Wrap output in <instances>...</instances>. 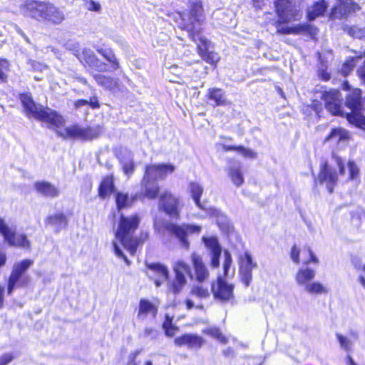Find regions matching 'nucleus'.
Segmentation results:
<instances>
[{"mask_svg":"<svg viewBox=\"0 0 365 365\" xmlns=\"http://www.w3.org/2000/svg\"><path fill=\"white\" fill-rule=\"evenodd\" d=\"M180 21L178 27L185 30L189 38L194 42L198 38L202 45L197 46V51L202 58L207 63L212 64L218 60L217 53L207 51V40L200 36L202 31V25L204 22L203 8L200 1L191 4L189 12L178 13Z\"/></svg>","mask_w":365,"mask_h":365,"instance_id":"1","label":"nucleus"},{"mask_svg":"<svg viewBox=\"0 0 365 365\" xmlns=\"http://www.w3.org/2000/svg\"><path fill=\"white\" fill-rule=\"evenodd\" d=\"M21 11L26 16L51 25H59L66 19L63 10L50 2L26 0Z\"/></svg>","mask_w":365,"mask_h":365,"instance_id":"2","label":"nucleus"},{"mask_svg":"<svg viewBox=\"0 0 365 365\" xmlns=\"http://www.w3.org/2000/svg\"><path fill=\"white\" fill-rule=\"evenodd\" d=\"M20 101L27 116L33 117L56 127L62 124L63 118L61 115L49 108H43L41 105L36 103L31 93L21 94Z\"/></svg>","mask_w":365,"mask_h":365,"instance_id":"3","label":"nucleus"},{"mask_svg":"<svg viewBox=\"0 0 365 365\" xmlns=\"http://www.w3.org/2000/svg\"><path fill=\"white\" fill-rule=\"evenodd\" d=\"M139 222L140 218L137 215L125 217L121 215L115 232V238L131 255H135L138 247V241L133 235L138 228Z\"/></svg>","mask_w":365,"mask_h":365,"instance_id":"4","label":"nucleus"},{"mask_svg":"<svg viewBox=\"0 0 365 365\" xmlns=\"http://www.w3.org/2000/svg\"><path fill=\"white\" fill-rule=\"evenodd\" d=\"M34 264V260L26 259L14 264L8 279L7 294H11L16 288H22L31 282V277L26 272Z\"/></svg>","mask_w":365,"mask_h":365,"instance_id":"5","label":"nucleus"},{"mask_svg":"<svg viewBox=\"0 0 365 365\" xmlns=\"http://www.w3.org/2000/svg\"><path fill=\"white\" fill-rule=\"evenodd\" d=\"M99 127H81L78 125L68 126L63 130H57L58 135L64 139L90 140L99 136Z\"/></svg>","mask_w":365,"mask_h":365,"instance_id":"6","label":"nucleus"},{"mask_svg":"<svg viewBox=\"0 0 365 365\" xmlns=\"http://www.w3.org/2000/svg\"><path fill=\"white\" fill-rule=\"evenodd\" d=\"M166 231L174 235L179 240L181 246L188 249L190 243L187 237L192 234H198L201 231V227L195 225L183 224L178 225L171 222H167L164 226Z\"/></svg>","mask_w":365,"mask_h":365,"instance_id":"7","label":"nucleus"},{"mask_svg":"<svg viewBox=\"0 0 365 365\" xmlns=\"http://www.w3.org/2000/svg\"><path fill=\"white\" fill-rule=\"evenodd\" d=\"M173 268L175 277L170 289L174 294H178L187 283L185 275H188L191 279H193V275L190 265L182 260L175 262Z\"/></svg>","mask_w":365,"mask_h":365,"instance_id":"8","label":"nucleus"},{"mask_svg":"<svg viewBox=\"0 0 365 365\" xmlns=\"http://www.w3.org/2000/svg\"><path fill=\"white\" fill-rule=\"evenodd\" d=\"M234 285L228 284L221 275H218L216 282L211 284V291L215 299L227 302L234 298Z\"/></svg>","mask_w":365,"mask_h":365,"instance_id":"9","label":"nucleus"},{"mask_svg":"<svg viewBox=\"0 0 365 365\" xmlns=\"http://www.w3.org/2000/svg\"><path fill=\"white\" fill-rule=\"evenodd\" d=\"M0 233L3 235L5 242L10 246L26 247H30V242L25 235H16L5 222L4 219L0 217Z\"/></svg>","mask_w":365,"mask_h":365,"instance_id":"10","label":"nucleus"},{"mask_svg":"<svg viewBox=\"0 0 365 365\" xmlns=\"http://www.w3.org/2000/svg\"><path fill=\"white\" fill-rule=\"evenodd\" d=\"M257 264L253 261L250 252H245L239 259V272L241 280L246 287H249L252 280V270Z\"/></svg>","mask_w":365,"mask_h":365,"instance_id":"11","label":"nucleus"},{"mask_svg":"<svg viewBox=\"0 0 365 365\" xmlns=\"http://www.w3.org/2000/svg\"><path fill=\"white\" fill-rule=\"evenodd\" d=\"M159 207L170 217L179 218L180 211V201L178 198L173 196L170 192H165L163 195H160Z\"/></svg>","mask_w":365,"mask_h":365,"instance_id":"12","label":"nucleus"},{"mask_svg":"<svg viewBox=\"0 0 365 365\" xmlns=\"http://www.w3.org/2000/svg\"><path fill=\"white\" fill-rule=\"evenodd\" d=\"M322 98L325 102L326 108L334 115H344L341 107L340 92L337 90L324 91L322 94Z\"/></svg>","mask_w":365,"mask_h":365,"instance_id":"13","label":"nucleus"},{"mask_svg":"<svg viewBox=\"0 0 365 365\" xmlns=\"http://www.w3.org/2000/svg\"><path fill=\"white\" fill-rule=\"evenodd\" d=\"M317 181L321 185L325 184L329 193L333 192L334 187L338 182V176L336 171L331 168L327 162H324L320 165V171Z\"/></svg>","mask_w":365,"mask_h":365,"instance_id":"14","label":"nucleus"},{"mask_svg":"<svg viewBox=\"0 0 365 365\" xmlns=\"http://www.w3.org/2000/svg\"><path fill=\"white\" fill-rule=\"evenodd\" d=\"M175 170L174 165L171 164H152L145 168L144 177L148 179L157 181L163 180L166 178L168 173H172Z\"/></svg>","mask_w":365,"mask_h":365,"instance_id":"15","label":"nucleus"},{"mask_svg":"<svg viewBox=\"0 0 365 365\" xmlns=\"http://www.w3.org/2000/svg\"><path fill=\"white\" fill-rule=\"evenodd\" d=\"M202 241L209 251L210 266L212 268H218L220 266V257L222 254V247L216 237H203Z\"/></svg>","mask_w":365,"mask_h":365,"instance_id":"16","label":"nucleus"},{"mask_svg":"<svg viewBox=\"0 0 365 365\" xmlns=\"http://www.w3.org/2000/svg\"><path fill=\"white\" fill-rule=\"evenodd\" d=\"M148 269L147 274L153 279L157 287H159L168 278V268L160 263H150L146 264Z\"/></svg>","mask_w":365,"mask_h":365,"instance_id":"17","label":"nucleus"},{"mask_svg":"<svg viewBox=\"0 0 365 365\" xmlns=\"http://www.w3.org/2000/svg\"><path fill=\"white\" fill-rule=\"evenodd\" d=\"M339 5L334 6L331 12L332 19H341L360 9L359 6L353 0H337Z\"/></svg>","mask_w":365,"mask_h":365,"instance_id":"18","label":"nucleus"},{"mask_svg":"<svg viewBox=\"0 0 365 365\" xmlns=\"http://www.w3.org/2000/svg\"><path fill=\"white\" fill-rule=\"evenodd\" d=\"M191 261L194 269L193 279L200 283L205 282L209 278L210 272L202 257L194 252L191 255Z\"/></svg>","mask_w":365,"mask_h":365,"instance_id":"19","label":"nucleus"},{"mask_svg":"<svg viewBox=\"0 0 365 365\" xmlns=\"http://www.w3.org/2000/svg\"><path fill=\"white\" fill-rule=\"evenodd\" d=\"M93 77L98 86L111 91L113 93L123 91L124 87L120 83L118 78H113L101 73L93 74Z\"/></svg>","mask_w":365,"mask_h":365,"instance_id":"20","label":"nucleus"},{"mask_svg":"<svg viewBox=\"0 0 365 365\" xmlns=\"http://www.w3.org/2000/svg\"><path fill=\"white\" fill-rule=\"evenodd\" d=\"M350 138L349 133L342 128H332L329 134L325 138L324 143H331L339 148L344 146Z\"/></svg>","mask_w":365,"mask_h":365,"instance_id":"21","label":"nucleus"},{"mask_svg":"<svg viewBox=\"0 0 365 365\" xmlns=\"http://www.w3.org/2000/svg\"><path fill=\"white\" fill-rule=\"evenodd\" d=\"M174 343L178 346H187L190 349H198L203 345L205 340L197 334H186L175 338Z\"/></svg>","mask_w":365,"mask_h":365,"instance_id":"22","label":"nucleus"},{"mask_svg":"<svg viewBox=\"0 0 365 365\" xmlns=\"http://www.w3.org/2000/svg\"><path fill=\"white\" fill-rule=\"evenodd\" d=\"M284 21L282 19L279 18V20L276 23V28L278 33L280 34H299L303 32H307L310 34H316V29L313 28L312 26L309 24H299L297 26L289 27L284 25V23L289 22Z\"/></svg>","mask_w":365,"mask_h":365,"instance_id":"23","label":"nucleus"},{"mask_svg":"<svg viewBox=\"0 0 365 365\" xmlns=\"http://www.w3.org/2000/svg\"><path fill=\"white\" fill-rule=\"evenodd\" d=\"M118 158L123 173L130 176L135 170V164L133 153L127 148H121L116 154Z\"/></svg>","mask_w":365,"mask_h":365,"instance_id":"24","label":"nucleus"},{"mask_svg":"<svg viewBox=\"0 0 365 365\" xmlns=\"http://www.w3.org/2000/svg\"><path fill=\"white\" fill-rule=\"evenodd\" d=\"M81 61L84 62L91 68L98 72L107 71V65L101 61L94 53L90 49H83L82 55L78 57Z\"/></svg>","mask_w":365,"mask_h":365,"instance_id":"25","label":"nucleus"},{"mask_svg":"<svg viewBox=\"0 0 365 365\" xmlns=\"http://www.w3.org/2000/svg\"><path fill=\"white\" fill-rule=\"evenodd\" d=\"M277 14L284 21H292L295 16V10L290 2L286 0H276L274 2Z\"/></svg>","mask_w":365,"mask_h":365,"instance_id":"26","label":"nucleus"},{"mask_svg":"<svg viewBox=\"0 0 365 365\" xmlns=\"http://www.w3.org/2000/svg\"><path fill=\"white\" fill-rule=\"evenodd\" d=\"M34 187L38 194L45 197L54 198L60 194L59 190L47 181H37L34 182Z\"/></svg>","mask_w":365,"mask_h":365,"instance_id":"27","label":"nucleus"},{"mask_svg":"<svg viewBox=\"0 0 365 365\" xmlns=\"http://www.w3.org/2000/svg\"><path fill=\"white\" fill-rule=\"evenodd\" d=\"M227 172L235 185L240 187L244 183L242 168L240 163L237 161L230 162Z\"/></svg>","mask_w":365,"mask_h":365,"instance_id":"28","label":"nucleus"},{"mask_svg":"<svg viewBox=\"0 0 365 365\" xmlns=\"http://www.w3.org/2000/svg\"><path fill=\"white\" fill-rule=\"evenodd\" d=\"M316 276L315 270L309 267L300 268L295 276V280L299 286L306 287Z\"/></svg>","mask_w":365,"mask_h":365,"instance_id":"29","label":"nucleus"},{"mask_svg":"<svg viewBox=\"0 0 365 365\" xmlns=\"http://www.w3.org/2000/svg\"><path fill=\"white\" fill-rule=\"evenodd\" d=\"M207 97L209 101L214 102V103H212V106L214 107L225 106L227 103L225 93L221 88H209Z\"/></svg>","mask_w":365,"mask_h":365,"instance_id":"30","label":"nucleus"},{"mask_svg":"<svg viewBox=\"0 0 365 365\" xmlns=\"http://www.w3.org/2000/svg\"><path fill=\"white\" fill-rule=\"evenodd\" d=\"M158 313V307L147 299H140L139 302V309L138 317L142 320L145 319L149 314H151L155 318Z\"/></svg>","mask_w":365,"mask_h":365,"instance_id":"31","label":"nucleus"},{"mask_svg":"<svg viewBox=\"0 0 365 365\" xmlns=\"http://www.w3.org/2000/svg\"><path fill=\"white\" fill-rule=\"evenodd\" d=\"M46 223L54 227L57 232L66 227L68 225L67 218L66 215L62 213L48 216L46 219Z\"/></svg>","mask_w":365,"mask_h":365,"instance_id":"32","label":"nucleus"},{"mask_svg":"<svg viewBox=\"0 0 365 365\" xmlns=\"http://www.w3.org/2000/svg\"><path fill=\"white\" fill-rule=\"evenodd\" d=\"M142 185L144 187L145 196L149 199H155L159 192V186L157 182L151 179H145L143 177Z\"/></svg>","mask_w":365,"mask_h":365,"instance_id":"33","label":"nucleus"},{"mask_svg":"<svg viewBox=\"0 0 365 365\" xmlns=\"http://www.w3.org/2000/svg\"><path fill=\"white\" fill-rule=\"evenodd\" d=\"M327 9V4L324 0L317 1L307 9V17L309 21L314 20L317 17L322 16Z\"/></svg>","mask_w":365,"mask_h":365,"instance_id":"34","label":"nucleus"},{"mask_svg":"<svg viewBox=\"0 0 365 365\" xmlns=\"http://www.w3.org/2000/svg\"><path fill=\"white\" fill-rule=\"evenodd\" d=\"M136 199L137 195L129 197L128 193L118 192L115 194V202L118 210H120L123 208L129 207Z\"/></svg>","mask_w":365,"mask_h":365,"instance_id":"35","label":"nucleus"},{"mask_svg":"<svg viewBox=\"0 0 365 365\" xmlns=\"http://www.w3.org/2000/svg\"><path fill=\"white\" fill-rule=\"evenodd\" d=\"M210 215L216 218L217 223L222 231H226L230 227V222L227 217L220 210L215 208H210Z\"/></svg>","mask_w":365,"mask_h":365,"instance_id":"36","label":"nucleus"},{"mask_svg":"<svg viewBox=\"0 0 365 365\" xmlns=\"http://www.w3.org/2000/svg\"><path fill=\"white\" fill-rule=\"evenodd\" d=\"M114 191V183L112 177H106L102 180L99 189V197L104 199Z\"/></svg>","mask_w":365,"mask_h":365,"instance_id":"37","label":"nucleus"},{"mask_svg":"<svg viewBox=\"0 0 365 365\" xmlns=\"http://www.w3.org/2000/svg\"><path fill=\"white\" fill-rule=\"evenodd\" d=\"M98 53L101 54L108 62L111 63L113 70H118L120 67L119 62L113 52L109 48H96Z\"/></svg>","mask_w":365,"mask_h":365,"instance_id":"38","label":"nucleus"},{"mask_svg":"<svg viewBox=\"0 0 365 365\" xmlns=\"http://www.w3.org/2000/svg\"><path fill=\"white\" fill-rule=\"evenodd\" d=\"M190 190L196 205L200 208H202L200 203V197L203 192L202 187L199 183L191 182L190 184Z\"/></svg>","mask_w":365,"mask_h":365,"instance_id":"39","label":"nucleus"},{"mask_svg":"<svg viewBox=\"0 0 365 365\" xmlns=\"http://www.w3.org/2000/svg\"><path fill=\"white\" fill-rule=\"evenodd\" d=\"M304 290L312 294H319L328 292L327 289L319 282H310L306 286Z\"/></svg>","mask_w":365,"mask_h":365,"instance_id":"40","label":"nucleus"},{"mask_svg":"<svg viewBox=\"0 0 365 365\" xmlns=\"http://www.w3.org/2000/svg\"><path fill=\"white\" fill-rule=\"evenodd\" d=\"M232 263V255L229 251H224V261H223V277H230V270ZM235 273V269H233L230 276H232Z\"/></svg>","mask_w":365,"mask_h":365,"instance_id":"41","label":"nucleus"},{"mask_svg":"<svg viewBox=\"0 0 365 365\" xmlns=\"http://www.w3.org/2000/svg\"><path fill=\"white\" fill-rule=\"evenodd\" d=\"M344 30L351 36L356 38H365V28L354 26L345 28Z\"/></svg>","mask_w":365,"mask_h":365,"instance_id":"42","label":"nucleus"},{"mask_svg":"<svg viewBox=\"0 0 365 365\" xmlns=\"http://www.w3.org/2000/svg\"><path fill=\"white\" fill-rule=\"evenodd\" d=\"M9 71V63L5 59L0 60V82L6 83L8 78V72Z\"/></svg>","mask_w":365,"mask_h":365,"instance_id":"43","label":"nucleus"},{"mask_svg":"<svg viewBox=\"0 0 365 365\" xmlns=\"http://www.w3.org/2000/svg\"><path fill=\"white\" fill-rule=\"evenodd\" d=\"M163 328L165 330V335L169 337L173 336L175 331L178 329V327L173 324L172 321L168 316H166V320L163 324Z\"/></svg>","mask_w":365,"mask_h":365,"instance_id":"44","label":"nucleus"},{"mask_svg":"<svg viewBox=\"0 0 365 365\" xmlns=\"http://www.w3.org/2000/svg\"><path fill=\"white\" fill-rule=\"evenodd\" d=\"M205 332L213 336L214 338H216L222 344H226L227 342V339L221 333L220 330L218 328H210L205 331Z\"/></svg>","mask_w":365,"mask_h":365,"instance_id":"45","label":"nucleus"},{"mask_svg":"<svg viewBox=\"0 0 365 365\" xmlns=\"http://www.w3.org/2000/svg\"><path fill=\"white\" fill-rule=\"evenodd\" d=\"M191 293L199 298L206 299L210 297V292L207 288H204L202 286H194L192 288Z\"/></svg>","mask_w":365,"mask_h":365,"instance_id":"46","label":"nucleus"},{"mask_svg":"<svg viewBox=\"0 0 365 365\" xmlns=\"http://www.w3.org/2000/svg\"><path fill=\"white\" fill-rule=\"evenodd\" d=\"M356 59L352 58L351 59L345 62L341 67V73L346 76L349 74V73L352 71V69L355 67L356 64Z\"/></svg>","mask_w":365,"mask_h":365,"instance_id":"47","label":"nucleus"},{"mask_svg":"<svg viewBox=\"0 0 365 365\" xmlns=\"http://www.w3.org/2000/svg\"><path fill=\"white\" fill-rule=\"evenodd\" d=\"M331 160L334 161V164L338 167L340 175H344V160L334 153H332Z\"/></svg>","mask_w":365,"mask_h":365,"instance_id":"48","label":"nucleus"},{"mask_svg":"<svg viewBox=\"0 0 365 365\" xmlns=\"http://www.w3.org/2000/svg\"><path fill=\"white\" fill-rule=\"evenodd\" d=\"M64 46L67 50L71 51L78 58L80 57V46L78 42L74 41H68L65 43Z\"/></svg>","mask_w":365,"mask_h":365,"instance_id":"49","label":"nucleus"},{"mask_svg":"<svg viewBox=\"0 0 365 365\" xmlns=\"http://www.w3.org/2000/svg\"><path fill=\"white\" fill-rule=\"evenodd\" d=\"M336 337L342 349L346 351H349L351 349L352 343L348 338L340 334H336Z\"/></svg>","mask_w":365,"mask_h":365,"instance_id":"50","label":"nucleus"},{"mask_svg":"<svg viewBox=\"0 0 365 365\" xmlns=\"http://www.w3.org/2000/svg\"><path fill=\"white\" fill-rule=\"evenodd\" d=\"M238 152L241 153L245 158L250 159H255L257 157V154L256 152L253 151L250 148H245L243 146H240L238 148Z\"/></svg>","mask_w":365,"mask_h":365,"instance_id":"51","label":"nucleus"},{"mask_svg":"<svg viewBox=\"0 0 365 365\" xmlns=\"http://www.w3.org/2000/svg\"><path fill=\"white\" fill-rule=\"evenodd\" d=\"M305 250L307 251V252L309 255V259L304 260L303 264H305V265H308L310 263H314V264H319V259L314 254V252H312V249L309 247L307 246V247H304V251H305Z\"/></svg>","mask_w":365,"mask_h":365,"instance_id":"52","label":"nucleus"},{"mask_svg":"<svg viewBox=\"0 0 365 365\" xmlns=\"http://www.w3.org/2000/svg\"><path fill=\"white\" fill-rule=\"evenodd\" d=\"M348 168L349 170V178L351 180H354L359 175V169L354 161H349Z\"/></svg>","mask_w":365,"mask_h":365,"instance_id":"53","label":"nucleus"},{"mask_svg":"<svg viewBox=\"0 0 365 365\" xmlns=\"http://www.w3.org/2000/svg\"><path fill=\"white\" fill-rule=\"evenodd\" d=\"M299 254V249L297 247V245H293L291 250L290 257L292 260L297 264H299L300 262Z\"/></svg>","mask_w":365,"mask_h":365,"instance_id":"54","label":"nucleus"},{"mask_svg":"<svg viewBox=\"0 0 365 365\" xmlns=\"http://www.w3.org/2000/svg\"><path fill=\"white\" fill-rule=\"evenodd\" d=\"M85 6L88 10L93 11H99L101 8L100 4L93 0H86Z\"/></svg>","mask_w":365,"mask_h":365,"instance_id":"55","label":"nucleus"},{"mask_svg":"<svg viewBox=\"0 0 365 365\" xmlns=\"http://www.w3.org/2000/svg\"><path fill=\"white\" fill-rule=\"evenodd\" d=\"M113 246L115 254L118 257L123 258L124 259V261L125 262V263L129 265L130 261L128 259L126 256L123 254V251L120 250V248L119 247V246L118 245V244L115 241L113 242Z\"/></svg>","mask_w":365,"mask_h":365,"instance_id":"56","label":"nucleus"},{"mask_svg":"<svg viewBox=\"0 0 365 365\" xmlns=\"http://www.w3.org/2000/svg\"><path fill=\"white\" fill-rule=\"evenodd\" d=\"M143 334L144 337H150L151 339H155L159 335L158 331L152 328H145Z\"/></svg>","mask_w":365,"mask_h":365,"instance_id":"57","label":"nucleus"},{"mask_svg":"<svg viewBox=\"0 0 365 365\" xmlns=\"http://www.w3.org/2000/svg\"><path fill=\"white\" fill-rule=\"evenodd\" d=\"M318 76L323 81H329L330 79V74L327 71V67L324 65L318 69Z\"/></svg>","mask_w":365,"mask_h":365,"instance_id":"58","label":"nucleus"},{"mask_svg":"<svg viewBox=\"0 0 365 365\" xmlns=\"http://www.w3.org/2000/svg\"><path fill=\"white\" fill-rule=\"evenodd\" d=\"M13 359L11 353H6L0 356V365H8Z\"/></svg>","mask_w":365,"mask_h":365,"instance_id":"59","label":"nucleus"},{"mask_svg":"<svg viewBox=\"0 0 365 365\" xmlns=\"http://www.w3.org/2000/svg\"><path fill=\"white\" fill-rule=\"evenodd\" d=\"M88 104L90 107L93 109H97L100 108V103L98 102V98L96 96H92L90 98V99L88 101Z\"/></svg>","mask_w":365,"mask_h":365,"instance_id":"60","label":"nucleus"},{"mask_svg":"<svg viewBox=\"0 0 365 365\" xmlns=\"http://www.w3.org/2000/svg\"><path fill=\"white\" fill-rule=\"evenodd\" d=\"M358 73H359L360 78L365 83V61H364V64L359 68Z\"/></svg>","mask_w":365,"mask_h":365,"instance_id":"61","label":"nucleus"},{"mask_svg":"<svg viewBox=\"0 0 365 365\" xmlns=\"http://www.w3.org/2000/svg\"><path fill=\"white\" fill-rule=\"evenodd\" d=\"M88 104V100L80 99L75 102L74 106L76 108H79Z\"/></svg>","mask_w":365,"mask_h":365,"instance_id":"62","label":"nucleus"},{"mask_svg":"<svg viewBox=\"0 0 365 365\" xmlns=\"http://www.w3.org/2000/svg\"><path fill=\"white\" fill-rule=\"evenodd\" d=\"M238 148H240V146L227 145L225 144L222 145V148L225 151H237L238 152Z\"/></svg>","mask_w":365,"mask_h":365,"instance_id":"63","label":"nucleus"},{"mask_svg":"<svg viewBox=\"0 0 365 365\" xmlns=\"http://www.w3.org/2000/svg\"><path fill=\"white\" fill-rule=\"evenodd\" d=\"M140 351H141L140 350H136L135 351L130 354L128 360H131L132 361H135L136 358L140 354Z\"/></svg>","mask_w":365,"mask_h":365,"instance_id":"64","label":"nucleus"}]
</instances>
